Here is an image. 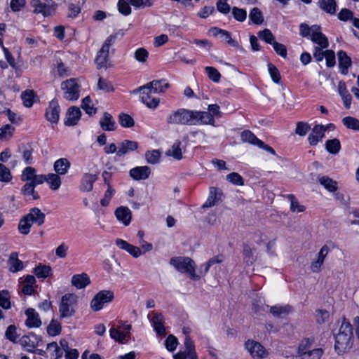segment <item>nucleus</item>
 <instances>
[{"mask_svg":"<svg viewBox=\"0 0 359 359\" xmlns=\"http://www.w3.org/2000/svg\"><path fill=\"white\" fill-rule=\"evenodd\" d=\"M169 126H196L199 125L197 110L179 108L172 111L166 117Z\"/></svg>","mask_w":359,"mask_h":359,"instance_id":"obj_1","label":"nucleus"},{"mask_svg":"<svg viewBox=\"0 0 359 359\" xmlns=\"http://www.w3.org/2000/svg\"><path fill=\"white\" fill-rule=\"evenodd\" d=\"M334 349L338 353H344L350 350L353 345V327L349 322L343 320L338 331L334 334Z\"/></svg>","mask_w":359,"mask_h":359,"instance_id":"obj_2","label":"nucleus"},{"mask_svg":"<svg viewBox=\"0 0 359 359\" xmlns=\"http://www.w3.org/2000/svg\"><path fill=\"white\" fill-rule=\"evenodd\" d=\"M170 265L182 273H188L192 280H198L200 276L195 273L196 264L194 260L188 257H174L170 260Z\"/></svg>","mask_w":359,"mask_h":359,"instance_id":"obj_3","label":"nucleus"},{"mask_svg":"<svg viewBox=\"0 0 359 359\" xmlns=\"http://www.w3.org/2000/svg\"><path fill=\"white\" fill-rule=\"evenodd\" d=\"M118 36V33L111 34L107 38L102 48L98 51L95 62L98 69L107 68L109 61V52L110 46L114 43Z\"/></svg>","mask_w":359,"mask_h":359,"instance_id":"obj_4","label":"nucleus"},{"mask_svg":"<svg viewBox=\"0 0 359 359\" xmlns=\"http://www.w3.org/2000/svg\"><path fill=\"white\" fill-rule=\"evenodd\" d=\"M199 125H210L215 126V117L220 118L222 116V112L220 107L216 104H209L208 107V111H200L197 110Z\"/></svg>","mask_w":359,"mask_h":359,"instance_id":"obj_5","label":"nucleus"},{"mask_svg":"<svg viewBox=\"0 0 359 359\" xmlns=\"http://www.w3.org/2000/svg\"><path fill=\"white\" fill-rule=\"evenodd\" d=\"M77 296L74 294L69 293L62 296L60 304V313L61 318L70 317L74 315V306L77 302Z\"/></svg>","mask_w":359,"mask_h":359,"instance_id":"obj_6","label":"nucleus"},{"mask_svg":"<svg viewBox=\"0 0 359 359\" xmlns=\"http://www.w3.org/2000/svg\"><path fill=\"white\" fill-rule=\"evenodd\" d=\"M114 298V292L111 290H103L98 292L90 302V308L93 311H98L103 309L104 304H109Z\"/></svg>","mask_w":359,"mask_h":359,"instance_id":"obj_7","label":"nucleus"},{"mask_svg":"<svg viewBox=\"0 0 359 359\" xmlns=\"http://www.w3.org/2000/svg\"><path fill=\"white\" fill-rule=\"evenodd\" d=\"M30 6L36 14L50 16L55 12V4L53 0H31Z\"/></svg>","mask_w":359,"mask_h":359,"instance_id":"obj_8","label":"nucleus"},{"mask_svg":"<svg viewBox=\"0 0 359 359\" xmlns=\"http://www.w3.org/2000/svg\"><path fill=\"white\" fill-rule=\"evenodd\" d=\"M64 97L68 100H77L79 97L80 86L76 79H69L61 83Z\"/></svg>","mask_w":359,"mask_h":359,"instance_id":"obj_9","label":"nucleus"},{"mask_svg":"<svg viewBox=\"0 0 359 359\" xmlns=\"http://www.w3.org/2000/svg\"><path fill=\"white\" fill-rule=\"evenodd\" d=\"M245 347L253 358H265L269 355L268 351L259 342L252 339L246 341Z\"/></svg>","mask_w":359,"mask_h":359,"instance_id":"obj_10","label":"nucleus"},{"mask_svg":"<svg viewBox=\"0 0 359 359\" xmlns=\"http://www.w3.org/2000/svg\"><path fill=\"white\" fill-rule=\"evenodd\" d=\"M184 345V350L175 354L174 359H198L194 341L189 336L185 337Z\"/></svg>","mask_w":359,"mask_h":359,"instance_id":"obj_11","label":"nucleus"},{"mask_svg":"<svg viewBox=\"0 0 359 359\" xmlns=\"http://www.w3.org/2000/svg\"><path fill=\"white\" fill-rule=\"evenodd\" d=\"M131 325H123L118 328L111 327L109 330L110 337L120 344H125L130 335Z\"/></svg>","mask_w":359,"mask_h":359,"instance_id":"obj_12","label":"nucleus"},{"mask_svg":"<svg viewBox=\"0 0 359 359\" xmlns=\"http://www.w3.org/2000/svg\"><path fill=\"white\" fill-rule=\"evenodd\" d=\"M141 93V100L149 108L155 109L159 104V99L152 97L151 94L154 93L146 85L140 86L135 92Z\"/></svg>","mask_w":359,"mask_h":359,"instance_id":"obj_13","label":"nucleus"},{"mask_svg":"<svg viewBox=\"0 0 359 359\" xmlns=\"http://www.w3.org/2000/svg\"><path fill=\"white\" fill-rule=\"evenodd\" d=\"M151 317V322L153 325L155 332L161 336H164L166 334L165 328L164 326V318L162 313L151 311L148 318Z\"/></svg>","mask_w":359,"mask_h":359,"instance_id":"obj_14","label":"nucleus"},{"mask_svg":"<svg viewBox=\"0 0 359 359\" xmlns=\"http://www.w3.org/2000/svg\"><path fill=\"white\" fill-rule=\"evenodd\" d=\"M60 108L57 100H53L46 110V118L51 123H57L60 118Z\"/></svg>","mask_w":359,"mask_h":359,"instance_id":"obj_15","label":"nucleus"},{"mask_svg":"<svg viewBox=\"0 0 359 359\" xmlns=\"http://www.w3.org/2000/svg\"><path fill=\"white\" fill-rule=\"evenodd\" d=\"M311 40L318 45L317 47L327 48L329 46V41L326 36L320 31L318 25H313V33L311 36Z\"/></svg>","mask_w":359,"mask_h":359,"instance_id":"obj_16","label":"nucleus"},{"mask_svg":"<svg viewBox=\"0 0 359 359\" xmlns=\"http://www.w3.org/2000/svg\"><path fill=\"white\" fill-rule=\"evenodd\" d=\"M325 131L326 127L325 126L321 124L316 125L308 137L309 144L312 146L316 145L323 140Z\"/></svg>","mask_w":359,"mask_h":359,"instance_id":"obj_17","label":"nucleus"},{"mask_svg":"<svg viewBox=\"0 0 359 359\" xmlns=\"http://www.w3.org/2000/svg\"><path fill=\"white\" fill-rule=\"evenodd\" d=\"M115 243L120 249L126 251L135 258L139 257L142 254L140 248L133 245L123 239L117 238Z\"/></svg>","mask_w":359,"mask_h":359,"instance_id":"obj_18","label":"nucleus"},{"mask_svg":"<svg viewBox=\"0 0 359 359\" xmlns=\"http://www.w3.org/2000/svg\"><path fill=\"white\" fill-rule=\"evenodd\" d=\"M329 251L330 248L326 245L321 248L320 252L318 253L317 259L313 261L311 265V269L313 273H318L320 271L321 266L324 263L325 258L327 255Z\"/></svg>","mask_w":359,"mask_h":359,"instance_id":"obj_19","label":"nucleus"},{"mask_svg":"<svg viewBox=\"0 0 359 359\" xmlns=\"http://www.w3.org/2000/svg\"><path fill=\"white\" fill-rule=\"evenodd\" d=\"M116 219L123 223L125 226L129 225L132 219V212L126 206L117 208L114 212Z\"/></svg>","mask_w":359,"mask_h":359,"instance_id":"obj_20","label":"nucleus"},{"mask_svg":"<svg viewBox=\"0 0 359 359\" xmlns=\"http://www.w3.org/2000/svg\"><path fill=\"white\" fill-rule=\"evenodd\" d=\"M25 216L32 224H36L38 226H41L45 222L46 215L38 208H32Z\"/></svg>","mask_w":359,"mask_h":359,"instance_id":"obj_21","label":"nucleus"},{"mask_svg":"<svg viewBox=\"0 0 359 359\" xmlns=\"http://www.w3.org/2000/svg\"><path fill=\"white\" fill-rule=\"evenodd\" d=\"M130 176L135 180H142L147 179L151 174V169L148 166H137L132 168Z\"/></svg>","mask_w":359,"mask_h":359,"instance_id":"obj_22","label":"nucleus"},{"mask_svg":"<svg viewBox=\"0 0 359 359\" xmlns=\"http://www.w3.org/2000/svg\"><path fill=\"white\" fill-rule=\"evenodd\" d=\"M81 116V111L76 107H71L66 114L65 124L68 126H74L77 123Z\"/></svg>","mask_w":359,"mask_h":359,"instance_id":"obj_23","label":"nucleus"},{"mask_svg":"<svg viewBox=\"0 0 359 359\" xmlns=\"http://www.w3.org/2000/svg\"><path fill=\"white\" fill-rule=\"evenodd\" d=\"M137 148L138 143L136 141L126 140L118 144L116 156L118 157L125 156L127 153L133 151Z\"/></svg>","mask_w":359,"mask_h":359,"instance_id":"obj_24","label":"nucleus"},{"mask_svg":"<svg viewBox=\"0 0 359 359\" xmlns=\"http://www.w3.org/2000/svg\"><path fill=\"white\" fill-rule=\"evenodd\" d=\"M25 314L27 316V320L25 321V325L32 328V327H39L41 325V321L39 318L38 313L32 309L29 308L26 310Z\"/></svg>","mask_w":359,"mask_h":359,"instance_id":"obj_25","label":"nucleus"},{"mask_svg":"<svg viewBox=\"0 0 359 359\" xmlns=\"http://www.w3.org/2000/svg\"><path fill=\"white\" fill-rule=\"evenodd\" d=\"M71 283L72 285L77 289H82L90 283V280L86 273H82L81 274L74 275L72 278Z\"/></svg>","mask_w":359,"mask_h":359,"instance_id":"obj_26","label":"nucleus"},{"mask_svg":"<svg viewBox=\"0 0 359 359\" xmlns=\"http://www.w3.org/2000/svg\"><path fill=\"white\" fill-rule=\"evenodd\" d=\"M154 93H164L168 88L169 83L164 79L154 80L146 84Z\"/></svg>","mask_w":359,"mask_h":359,"instance_id":"obj_27","label":"nucleus"},{"mask_svg":"<svg viewBox=\"0 0 359 359\" xmlns=\"http://www.w3.org/2000/svg\"><path fill=\"white\" fill-rule=\"evenodd\" d=\"M97 176L94 174L86 173L81 180V190L83 191H90L93 190V184L97 180Z\"/></svg>","mask_w":359,"mask_h":359,"instance_id":"obj_28","label":"nucleus"},{"mask_svg":"<svg viewBox=\"0 0 359 359\" xmlns=\"http://www.w3.org/2000/svg\"><path fill=\"white\" fill-rule=\"evenodd\" d=\"M100 125L104 131H113L116 129V123L112 116L108 112L104 113L102 118L100 120Z\"/></svg>","mask_w":359,"mask_h":359,"instance_id":"obj_29","label":"nucleus"},{"mask_svg":"<svg viewBox=\"0 0 359 359\" xmlns=\"http://www.w3.org/2000/svg\"><path fill=\"white\" fill-rule=\"evenodd\" d=\"M70 162L65 158H61L57 160L54 163V170L59 175H64L70 168Z\"/></svg>","mask_w":359,"mask_h":359,"instance_id":"obj_30","label":"nucleus"},{"mask_svg":"<svg viewBox=\"0 0 359 359\" xmlns=\"http://www.w3.org/2000/svg\"><path fill=\"white\" fill-rule=\"evenodd\" d=\"M8 262L10 271L14 273L21 271L24 267L23 262L18 259V254L15 252L11 254Z\"/></svg>","mask_w":359,"mask_h":359,"instance_id":"obj_31","label":"nucleus"},{"mask_svg":"<svg viewBox=\"0 0 359 359\" xmlns=\"http://www.w3.org/2000/svg\"><path fill=\"white\" fill-rule=\"evenodd\" d=\"M339 93L341 95L344 104L346 109H349L351 104V95L346 90V84L343 81H340L338 84Z\"/></svg>","mask_w":359,"mask_h":359,"instance_id":"obj_32","label":"nucleus"},{"mask_svg":"<svg viewBox=\"0 0 359 359\" xmlns=\"http://www.w3.org/2000/svg\"><path fill=\"white\" fill-rule=\"evenodd\" d=\"M337 55L341 73L346 74L348 72V67L351 65V60L343 50L339 51Z\"/></svg>","mask_w":359,"mask_h":359,"instance_id":"obj_33","label":"nucleus"},{"mask_svg":"<svg viewBox=\"0 0 359 359\" xmlns=\"http://www.w3.org/2000/svg\"><path fill=\"white\" fill-rule=\"evenodd\" d=\"M320 8L330 15H334L336 13L337 3L335 0H320Z\"/></svg>","mask_w":359,"mask_h":359,"instance_id":"obj_34","label":"nucleus"},{"mask_svg":"<svg viewBox=\"0 0 359 359\" xmlns=\"http://www.w3.org/2000/svg\"><path fill=\"white\" fill-rule=\"evenodd\" d=\"M46 182L49 184L52 190H57L61 185V179L57 173H50L46 175Z\"/></svg>","mask_w":359,"mask_h":359,"instance_id":"obj_35","label":"nucleus"},{"mask_svg":"<svg viewBox=\"0 0 359 359\" xmlns=\"http://www.w3.org/2000/svg\"><path fill=\"white\" fill-rule=\"evenodd\" d=\"M35 185L32 182H27L21 189V192L25 196H32L33 200L39 198V194L35 191Z\"/></svg>","mask_w":359,"mask_h":359,"instance_id":"obj_36","label":"nucleus"},{"mask_svg":"<svg viewBox=\"0 0 359 359\" xmlns=\"http://www.w3.org/2000/svg\"><path fill=\"white\" fill-rule=\"evenodd\" d=\"M325 149L332 154H337L341 149V144L338 139L328 140L325 142Z\"/></svg>","mask_w":359,"mask_h":359,"instance_id":"obj_37","label":"nucleus"},{"mask_svg":"<svg viewBox=\"0 0 359 359\" xmlns=\"http://www.w3.org/2000/svg\"><path fill=\"white\" fill-rule=\"evenodd\" d=\"M249 18L252 22L255 25H261L264 20L262 12L257 7L250 11Z\"/></svg>","mask_w":359,"mask_h":359,"instance_id":"obj_38","label":"nucleus"},{"mask_svg":"<svg viewBox=\"0 0 359 359\" xmlns=\"http://www.w3.org/2000/svg\"><path fill=\"white\" fill-rule=\"evenodd\" d=\"M319 182L330 192L335 191L337 189V182L327 176L319 177Z\"/></svg>","mask_w":359,"mask_h":359,"instance_id":"obj_39","label":"nucleus"},{"mask_svg":"<svg viewBox=\"0 0 359 359\" xmlns=\"http://www.w3.org/2000/svg\"><path fill=\"white\" fill-rule=\"evenodd\" d=\"M181 142L176 141L172 146V147L168 151L167 154L172 156L176 160H180L182 158V152L181 149Z\"/></svg>","mask_w":359,"mask_h":359,"instance_id":"obj_40","label":"nucleus"},{"mask_svg":"<svg viewBox=\"0 0 359 359\" xmlns=\"http://www.w3.org/2000/svg\"><path fill=\"white\" fill-rule=\"evenodd\" d=\"M145 158L148 163L156 164L160 161L161 153L158 150L156 149L147 151L145 153Z\"/></svg>","mask_w":359,"mask_h":359,"instance_id":"obj_41","label":"nucleus"},{"mask_svg":"<svg viewBox=\"0 0 359 359\" xmlns=\"http://www.w3.org/2000/svg\"><path fill=\"white\" fill-rule=\"evenodd\" d=\"M258 36L262 40L264 41L266 43L273 45V43L276 42L275 37L271 32V31L269 29H264L262 31H259L257 33Z\"/></svg>","mask_w":359,"mask_h":359,"instance_id":"obj_42","label":"nucleus"},{"mask_svg":"<svg viewBox=\"0 0 359 359\" xmlns=\"http://www.w3.org/2000/svg\"><path fill=\"white\" fill-rule=\"evenodd\" d=\"M21 98L26 107H31L34 104V92L32 90H27L22 93Z\"/></svg>","mask_w":359,"mask_h":359,"instance_id":"obj_43","label":"nucleus"},{"mask_svg":"<svg viewBox=\"0 0 359 359\" xmlns=\"http://www.w3.org/2000/svg\"><path fill=\"white\" fill-rule=\"evenodd\" d=\"M291 311L290 306H273L270 307V313L276 317H280L283 314L289 313Z\"/></svg>","mask_w":359,"mask_h":359,"instance_id":"obj_44","label":"nucleus"},{"mask_svg":"<svg viewBox=\"0 0 359 359\" xmlns=\"http://www.w3.org/2000/svg\"><path fill=\"white\" fill-rule=\"evenodd\" d=\"M343 124L348 129L359 130V120L352 116H346L342 119Z\"/></svg>","mask_w":359,"mask_h":359,"instance_id":"obj_45","label":"nucleus"},{"mask_svg":"<svg viewBox=\"0 0 359 359\" xmlns=\"http://www.w3.org/2000/svg\"><path fill=\"white\" fill-rule=\"evenodd\" d=\"M32 224L29 221L28 219H27L26 216L25 215L20 220L18 224V231L20 233L23 235H27L30 229L32 227Z\"/></svg>","mask_w":359,"mask_h":359,"instance_id":"obj_46","label":"nucleus"},{"mask_svg":"<svg viewBox=\"0 0 359 359\" xmlns=\"http://www.w3.org/2000/svg\"><path fill=\"white\" fill-rule=\"evenodd\" d=\"M323 353V351L320 348H313L307 353L302 355L299 359H320Z\"/></svg>","mask_w":359,"mask_h":359,"instance_id":"obj_47","label":"nucleus"},{"mask_svg":"<svg viewBox=\"0 0 359 359\" xmlns=\"http://www.w3.org/2000/svg\"><path fill=\"white\" fill-rule=\"evenodd\" d=\"M36 173V170L34 168L26 167L22 172L20 179L23 182H32Z\"/></svg>","mask_w":359,"mask_h":359,"instance_id":"obj_48","label":"nucleus"},{"mask_svg":"<svg viewBox=\"0 0 359 359\" xmlns=\"http://www.w3.org/2000/svg\"><path fill=\"white\" fill-rule=\"evenodd\" d=\"M243 260L247 264H252L255 261L252 248L248 244H243Z\"/></svg>","mask_w":359,"mask_h":359,"instance_id":"obj_49","label":"nucleus"},{"mask_svg":"<svg viewBox=\"0 0 359 359\" xmlns=\"http://www.w3.org/2000/svg\"><path fill=\"white\" fill-rule=\"evenodd\" d=\"M313 340L311 339H304L300 343L298 348V355L297 357L299 358L302 357V355L304 353H307L311 351V347L312 345Z\"/></svg>","mask_w":359,"mask_h":359,"instance_id":"obj_50","label":"nucleus"},{"mask_svg":"<svg viewBox=\"0 0 359 359\" xmlns=\"http://www.w3.org/2000/svg\"><path fill=\"white\" fill-rule=\"evenodd\" d=\"M287 198L290 201V210L293 212H302L305 210V207L300 205L292 194H289Z\"/></svg>","mask_w":359,"mask_h":359,"instance_id":"obj_51","label":"nucleus"},{"mask_svg":"<svg viewBox=\"0 0 359 359\" xmlns=\"http://www.w3.org/2000/svg\"><path fill=\"white\" fill-rule=\"evenodd\" d=\"M231 12L234 19L238 22H244L247 18V11L243 8L233 6Z\"/></svg>","mask_w":359,"mask_h":359,"instance_id":"obj_52","label":"nucleus"},{"mask_svg":"<svg viewBox=\"0 0 359 359\" xmlns=\"http://www.w3.org/2000/svg\"><path fill=\"white\" fill-rule=\"evenodd\" d=\"M34 272L38 278H45L50 275L51 268L46 265H39L34 269Z\"/></svg>","mask_w":359,"mask_h":359,"instance_id":"obj_53","label":"nucleus"},{"mask_svg":"<svg viewBox=\"0 0 359 359\" xmlns=\"http://www.w3.org/2000/svg\"><path fill=\"white\" fill-rule=\"evenodd\" d=\"M118 121L120 125L124 128H131L135 124L133 118L130 115L123 113L119 115Z\"/></svg>","mask_w":359,"mask_h":359,"instance_id":"obj_54","label":"nucleus"},{"mask_svg":"<svg viewBox=\"0 0 359 359\" xmlns=\"http://www.w3.org/2000/svg\"><path fill=\"white\" fill-rule=\"evenodd\" d=\"M12 180L10 170L4 164L0 163V182L8 183Z\"/></svg>","mask_w":359,"mask_h":359,"instance_id":"obj_55","label":"nucleus"},{"mask_svg":"<svg viewBox=\"0 0 359 359\" xmlns=\"http://www.w3.org/2000/svg\"><path fill=\"white\" fill-rule=\"evenodd\" d=\"M205 72L208 78L215 83H218L220 81L221 74L218 70L213 67H206L205 68Z\"/></svg>","mask_w":359,"mask_h":359,"instance_id":"obj_56","label":"nucleus"},{"mask_svg":"<svg viewBox=\"0 0 359 359\" xmlns=\"http://www.w3.org/2000/svg\"><path fill=\"white\" fill-rule=\"evenodd\" d=\"M90 103L91 99L89 96H87L82 100L81 107L86 114L91 116L96 113V109L93 105H90Z\"/></svg>","mask_w":359,"mask_h":359,"instance_id":"obj_57","label":"nucleus"},{"mask_svg":"<svg viewBox=\"0 0 359 359\" xmlns=\"http://www.w3.org/2000/svg\"><path fill=\"white\" fill-rule=\"evenodd\" d=\"M61 332V325L54 320H52L47 327V332L50 336L58 335Z\"/></svg>","mask_w":359,"mask_h":359,"instance_id":"obj_58","label":"nucleus"},{"mask_svg":"<svg viewBox=\"0 0 359 359\" xmlns=\"http://www.w3.org/2000/svg\"><path fill=\"white\" fill-rule=\"evenodd\" d=\"M5 337L9 341L15 343L19 335L17 334L16 327L14 325H9L5 332Z\"/></svg>","mask_w":359,"mask_h":359,"instance_id":"obj_59","label":"nucleus"},{"mask_svg":"<svg viewBox=\"0 0 359 359\" xmlns=\"http://www.w3.org/2000/svg\"><path fill=\"white\" fill-rule=\"evenodd\" d=\"M127 0H118V10L123 15L127 16L131 13V8Z\"/></svg>","mask_w":359,"mask_h":359,"instance_id":"obj_60","label":"nucleus"},{"mask_svg":"<svg viewBox=\"0 0 359 359\" xmlns=\"http://www.w3.org/2000/svg\"><path fill=\"white\" fill-rule=\"evenodd\" d=\"M33 149L30 147H24L22 151V157L24 162L27 165H30L32 163L33 156H32Z\"/></svg>","mask_w":359,"mask_h":359,"instance_id":"obj_61","label":"nucleus"},{"mask_svg":"<svg viewBox=\"0 0 359 359\" xmlns=\"http://www.w3.org/2000/svg\"><path fill=\"white\" fill-rule=\"evenodd\" d=\"M269 72L273 82L278 83L280 81V74L276 67L272 63L268 64Z\"/></svg>","mask_w":359,"mask_h":359,"instance_id":"obj_62","label":"nucleus"},{"mask_svg":"<svg viewBox=\"0 0 359 359\" xmlns=\"http://www.w3.org/2000/svg\"><path fill=\"white\" fill-rule=\"evenodd\" d=\"M178 344L177 339L172 334H170L165 341V346L168 351H174Z\"/></svg>","mask_w":359,"mask_h":359,"instance_id":"obj_63","label":"nucleus"},{"mask_svg":"<svg viewBox=\"0 0 359 359\" xmlns=\"http://www.w3.org/2000/svg\"><path fill=\"white\" fill-rule=\"evenodd\" d=\"M134 56L138 62H144L148 58L149 53L145 48H140L135 50Z\"/></svg>","mask_w":359,"mask_h":359,"instance_id":"obj_64","label":"nucleus"}]
</instances>
